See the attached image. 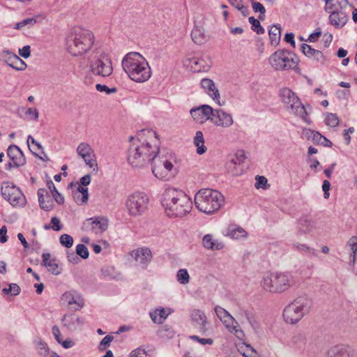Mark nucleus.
I'll use <instances>...</instances> for the list:
<instances>
[{"label": "nucleus", "mask_w": 357, "mask_h": 357, "mask_svg": "<svg viewBox=\"0 0 357 357\" xmlns=\"http://www.w3.org/2000/svg\"><path fill=\"white\" fill-rule=\"evenodd\" d=\"M114 337L113 336L110 335H106L100 342L99 346H98V349L100 350V351H103L105 350L107 347L109 346L110 343L112 342V341L113 340Z\"/></svg>", "instance_id": "nucleus-57"}, {"label": "nucleus", "mask_w": 357, "mask_h": 357, "mask_svg": "<svg viewBox=\"0 0 357 357\" xmlns=\"http://www.w3.org/2000/svg\"><path fill=\"white\" fill-rule=\"evenodd\" d=\"M214 310H215V312L217 317L220 319H222V318H225V317H228V314H229V313L228 311H227L223 307H220V306H215Z\"/></svg>", "instance_id": "nucleus-62"}, {"label": "nucleus", "mask_w": 357, "mask_h": 357, "mask_svg": "<svg viewBox=\"0 0 357 357\" xmlns=\"http://www.w3.org/2000/svg\"><path fill=\"white\" fill-rule=\"evenodd\" d=\"M199 107L204 120H208L211 121V119L214 116L215 109H213L210 105H202L199 106Z\"/></svg>", "instance_id": "nucleus-44"}, {"label": "nucleus", "mask_w": 357, "mask_h": 357, "mask_svg": "<svg viewBox=\"0 0 357 357\" xmlns=\"http://www.w3.org/2000/svg\"><path fill=\"white\" fill-rule=\"evenodd\" d=\"M73 197L74 201L79 205L84 204L88 201V188L82 187L81 185L78 186L76 191L73 192Z\"/></svg>", "instance_id": "nucleus-31"}, {"label": "nucleus", "mask_w": 357, "mask_h": 357, "mask_svg": "<svg viewBox=\"0 0 357 357\" xmlns=\"http://www.w3.org/2000/svg\"><path fill=\"white\" fill-rule=\"evenodd\" d=\"M36 23V17L26 18L17 22L15 25V29H20L23 26H28L29 27L33 26Z\"/></svg>", "instance_id": "nucleus-49"}, {"label": "nucleus", "mask_w": 357, "mask_h": 357, "mask_svg": "<svg viewBox=\"0 0 357 357\" xmlns=\"http://www.w3.org/2000/svg\"><path fill=\"white\" fill-rule=\"evenodd\" d=\"M347 245L350 248V250L351 251L350 257L352 258V259L351 261H352L353 264H354L357 252V236H351L347 241Z\"/></svg>", "instance_id": "nucleus-43"}, {"label": "nucleus", "mask_w": 357, "mask_h": 357, "mask_svg": "<svg viewBox=\"0 0 357 357\" xmlns=\"http://www.w3.org/2000/svg\"><path fill=\"white\" fill-rule=\"evenodd\" d=\"M220 321L230 331H238V330L237 329L238 323L230 314H228V317H225V318H222V319H220Z\"/></svg>", "instance_id": "nucleus-41"}, {"label": "nucleus", "mask_w": 357, "mask_h": 357, "mask_svg": "<svg viewBox=\"0 0 357 357\" xmlns=\"http://www.w3.org/2000/svg\"><path fill=\"white\" fill-rule=\"evenodd\" d=\"M251 3L252 6V9L255 13H259V18L261 20L264 19V14L266 13V9L264 6L259 2L255 1L254 0H251Z\"/></svg>", "instance_id": "nucleus-51"}, {"label": "nucleus", "mask_w": 357, "mask_h": 357, "mask_svg": "<svg viewBox=\"0 0 357 357\" xmlns=\"http://www.w3.org/2000/svg\"><path fill=\"white\" fill-rule=\"evenodd\" d=\"M101 273L104 277L108 278L109 279H117L120 275V273H118L115 268L112 266H105L101 269Z\"/></svg>", "instance_id": "nucleus-42"}, {"label": "nucleus", "mask_w": 357, "mask_h": 357, "mask_svg": "<svg viewBox=\"0 0 357 357\" xmlns=\"http://www.w3.org/2000/svg\"><path fill=\"white\" fill-rule=\"evenodd\" d=\"M54 207V201L50 195H47V200L45 201L43 204L41 206V208L45 211H51Z\"/></svg>", "instance_id": "nucleus-61"}, {"label": "nucleus", "mask_w": 357, "mask_h": 357, "mask_svg": "<svg viewBox=\"0 0 357 357\" xmlns=\"http://www.w3.org/2000/svg\"><path fill=\"white\" fill-rule=\"evenodd\" d=\"M194 144L197 147V153L199 155H202L206 152V147L204 146V139L202 132H196L194 137Z\"/></svg>", "instance_id": "nucleus-36"}, {"label": "nucleus", "mask_w": 357, "mask_h": 357, "mask_svg": "<svg viewBox=\"0 0 357 357\" xmlns=\"http://www.w3.org/2000/svg\"><path fill=\"white\" fill-rule=\"evenodd\" d=\"M328 357H350L348 347L344 345H335L328 351Z\"/></svg>", "instance_id": "nucleus-33"}, {"label": "nucleus", "mask_w": 357, "mask_h": 357, "mask_svg": "<svg viewBox=\"0 0 357 357\" xmlns=\"http://www.w3.org/2000/svg\"><path fill=\"white\" fill-rule=\"evenodd\" d=\"M158 333L162 337L172 338L174 336V331L167 325L162 326L159 330Z\"/></svg>", "instance_id": "nucleus-50"}, {"label": "nucleus", "mask_w": 357, "mask_h": 357, "mask_svg": "<svg viewBox=\"0 0 357 357\" xmlns=\"http://www.w3.org/2000/svg\"><path fill=\"white\" fill-rule=\"evenodd\" d=\"M168 313L165 312L164 308L157 309L153 312H150L149 315L151 320L155 324H162L165 319L167 317Z\"/></svg>", "instance_id": "nucleus-37"}, {"label": "nucleus", "mask_w": 357, "mask_h": 357, "mask_svg": "<svg viewBox=\"0 0 357 357\" xmlns=\"http://www.w3.org/2000/svg\"><path fill=\"white\" fill-rule=\"evenodd\" d=\"M325 123L328 126L336 127L339 125V118L336 114L328 113L325 119Z\"/></svg>", "instance_id": "nucleus-48"}, {"label": "nucleus", "mask_w": 357, "mask_h": 357, "mask_svg": "<svg viewBox=\"0 0 357 357\" xmlns=\"http://www.w3.org/2000/svg\"><path fill=\"white\" fill-rule=\"evenodd\" d=\"M132 256L143 268H146L152 259L151 251L148 248H140L134 250Z\"/></svg>", "instance_id": "nucleus-22"}, {"label": "nucleus", "mask_w": 357, "mask_h": 357, "mask_svg": "<svg viewBox=\"0 0 357 357\" xmlns=\"http://www.w3.org/2000/svg\"><path fill=\"white\" fill-rule=\"evenodd\" d=\"M280 96L282 102L289 112L299 116L307 124L311 123L305 107L294 92L288 88H283L280 90Z\"/></svg>", "instance_id": "nucleus-8"}, {"label": "nucleus", "mask_w": 357, "mask_h": 357, "mask_svg": "<svg viewBox=\"0 0 357 357\" xmlns=\"http://www.w3.org/2000/svg\"><path fill=\"white\" fill-rule=\"evenodd\" d=\"M283 50H279L274 52L269 58V63L271 66L276 70H283L285 64L283 63Z\"/></svg>", "instance_id": "nucleus-28"}, {"label": "nucleus", "mask_w": 357, "mask_h": 357, "mask_svg": "<svg viewBox=\"0 0 357 357\" xmlns=\"http://www.w3.org/2000/svg\"><path fill=\"white\" fill-rule=\"evenodd\" d=\"M227 235L234 239L245 238L248 233L241 227L231 225L228 228Z\"/></svg>", "instance_id": "nucleus-34"}, {"label": "nucleus", "mask_w": 357, "mask_h": 357, "mask_svg": "<svg viewBox=\"0 0 357 357\" xmlns=\"http://www.w3.org/2000/svg\"><path fill=\"white\" fill-rule=\"evenodd\" d=\"M77 153L84 160L87 166L94 169H97L98 164L94 151L89 144L80 143L77 148Z\"/></svg>", "instance_id": "nucleus-14"}, {"label": "nucleus", "mask_w": 357, "mask_h": 357, "mask_svg": "<svg viewBox=\"0 0 357 357\" xmlns=\"http://www.w3.org/2000/svg\"><path fill=\"white\" fill-rule=\"evenodd\" d=\"M329 22L335 28H342L349 20L348 14L342 9L331 12L328 17Z\"/></svg>", "instance_id": "nucleus-21"}, {"label": "nucleus", "mask_w": 357, "mask_h": 357, "mask_svg": "<svg viewBox=\"0 0 357 357\" xmlns=\"http://www.w3.org/2000/svg\"><path fill=\"white\" fill-rule=\"evenodd\" d=\"M224 202V196L220 192L211 188L201 189L195 195V206L206 214L218 211Z\"/></svg>", "instance_id": "nucleus-4"}, {"label": "nucleus", "mask_w": 357, "mask_h": 357, "mask_svg": "<svg viewBox=\"0 0 357 357\" xmlns=\"http://www.w3.org/2000/svg\"><path fill=\"white\" fill-rule=\"evenodd\" d=\"M147 354L145 349L140 347L133 350L129 357H146Z\"/></svg>", "instance_id": "nucleus-63"}, {"label": "nucleus", "mask_w": 357, "mask_h": 357, "mask_svg": "<svg viewBox=\"0 0 357 357\" xmlns=\"http://www.w3.org/2000/svg\"><path fill=\"white\" fill-rule=\"evenodd\" d=\"M61 299L68 305H76L75 307L76 310H80L84 303L81 295L75 291H66L62 295Z\"/></svg>", "instance_id": "nucleus-24"}, {"label": "nucleus", "mask_w": 357, "mask_h": 357, "mask_svg": "<svg viewBox=\"0 0 357 357\" xmlns=\"http://www.w3.org/2000/svg\"><path fill=\"white\" fill-rule=\"evenodd\" d=\"M59 242L63 246L69 248L73 244V238L70 235L63 234L60 236Z\"/></svg>", "instance_id": "nucleus-52"}, {"label": "nucleus", "mask_w": 357, "mask_h": 357, "mask_svg": "<svg viewBox=\"0 0 357 357\" xmlns=\"http://www.w3.org/2000/svg\"><path fill=\"white\" fill-rule=\"evenodd\" d=\"M301 50L305 56L308 58H312L318 61L324 58V54L321 51L312 48L307 44H301Z\"/></svg>", "instance_id": "nucleus-29"}, {"label": "nucleus", "mask_w": 357, "mask_h": 357, "mask_svg": "<svg viewBox=\"0 0 357 357\" xmlns=\"http://www.w3.org/2000/svg\"><path fill=\"white\" fill-rule=\"evenodd\" d=\"M90 68L94 75L102 77H109L113 72L112 61L105 54H101L98 58L92 61Z\"/></svg>", "instance_id": "nucleus-12"}, {"label": "nucleus", "mask_w": 357, "mask_h": 357, "mask_svg": "<svg viewBox=\"0 0 357 357\" xmlns=\"http://www.w3.org/2000/svg\"><path fill=\"white\" fill-rule=\"evenodd\" d=\"M270 43L273 46H277L281 38V27L280 24H273L268 29Z\"/></svg>", "instance_id": "nucleus-32"}, {"label": "nucleus", "mask_w": 357, "mask_h": 357, "mask_svg": "<svg viewBox=\"0 0 357 357\" xmlns=\"http://www.w3.org/2000/svg\"><path fill=\"white\" fill-rule=\"evenodd\" d=\"M202 245L204 248L208 250H221L224 248L225 245L216 239L213 238L211 234H206L202 238Z\"/></svg>", "instance_id": "nucleus-27"}, {"label": "nucleus", "mask_w": 357, "mask_h": 357, "mask_svg": "<svg viewBox=\"0 0 357 357\" xmlns=\"http://www.w3.org/2000/svg\"><path fill=\"white\" fill-rule=\"evenodd\" d=\"M306 135L308 138L312 139V140L317 144H320L322 143L321 140L324 139V136L320 134L319 132L308 129L306 131Z\"/></svg>", "instance_id": "nucleus-47"}, {"label": "nucleus", "mask_w": 357, "mask_h": 357, "mask_svg": "<svg viewBox=\"0 0 357 357\" xmlns=\"http://www.w3.org/2000/svg\"><path fill=\"white\" fill-rule=\"evenodd\" d=\"M245 159V152L242 150L238 151L227 163L228 171L234 176H238L243 173L241 165Z\"/></svg>", "instance_id": "nucleus-16"}, {"label": "nucleus", "mask_w": 357, "mask_h": 357, "mask_svg": "<svg viewBox=\"0 0 357 357\" xmlns=\"http://www.w3.org/2000/svg\"><path fill=\"white\" fill-rule=\"evenodd\" d=\"M157 138L156 132L151 130H142L137 133V139L132 144H135V154H139L141 158L148 160V164L152 161V156H157L160 152L158 144H151L149 140Z\"/></svg>", "instance_id": "nucleus-5"}, {"label": "nucleus", "mask_w": 357, "mask_h": 357, "mask_svg": "<svg viewBox=\"0 0 357 357\" xmlns=\"http://www.w3.org/2000/svg\"><path fill=\"white\" fill-rule=\"evenodd\" d=\"M314 228V222L307 217H302L298 220V229L302 232H310Z\"/></svg>", "instance_id": "nucleus-35"}, {"label": "nucleus", "mask_w": 357, "mask_h": 357, "mask_svg": "<svg viewBox=\"0 0 357 357\" xmlns=\"http://www.w3.org/2000/svg\"><path fill=\"white\" fill-rule=\"evenodd\" d=\"M312 301L306 296H299L287 305L283 310L284 321L291 324L298 322L310 311Z\"/></svg>", "instance_id": "nucleus-6"}, {"label": "nucleus", "mask_w": 357, "mask_h": 357, "mask_svg": "<svg viewBox=\"0 0 357 357\" xmlns=\"http://www.w3.org/2000/svg\"><path fill=\"white\" fill-rule=\"evenodd\" d=\"M76 254L82 259H87L89 257V250L86 246L84 244H78L76 246Z\"/></svg>", "instance_id": "nucleus-53"}, {"label": "nucleus", "mask_w": 357, "mask_h": 357, "mask_svg": "<svg viewBox=\"0 0 357 357\" xmlns=\"http://www.w3.org/2000/svg\"><path fill=\"white\" fill-rule=\"evenodd\" d=\"M36 349L38 354L41 357H46L50 351L47 344L44 342L41 338L37 337L34 340Z\"/></svg>", "instance_id": "nucleus-39"}, {"label": "nucleus", "mask_w": 357, "mask_h": 357, "mask_svg": "<svg viewBox=\"0 0 357 357\" xmlns=\"http://www.w3.org/2000/svg\"><path fill=\"white\" fill-rule=\"evenodd\" d=\"M186 68L193 73L208 71L211 66L212 62L207 56L205 57L192 56L187 57L183 61Z\"/></svg>", "instance_id": "nucleus-13"}, {"label": "nucleus", "mask_w": 357, "mask_h": 357, "mask_svg": "<svg viewBox=\"0 0 357 357\" xmlns=\"http://www.w3.org/2000/svg\"><path fill=\"white\" fill-rule=\"evenodd\" d=\"M178 282L181 284H186L190 281V275L187 269L182 268L178 271L176 274Z\"/></svg>", "instance_id": "nucleus-46"}, {"label": "nucleus", "mask_w": 357, "mask_h": 357, "mask_svg": "<svg viewBox=\"0 0 357 357\" xmlns=\"http://www.w3.org/2000/svg\"><path fill=\"white\" fill-rule=\"evenodd\" d=\"M161 203L169 217H183L192 208L191 199L183 191L174 188L165 189Z\"/></svg>", "instance_id": "nucleus-1"}, {"label": "nucleus", "mask_w": 357, "mask_h": 357, "mask_svg": "<svg viewBox=\"0 0 357 357\" xmlns=\"http://www.w3.org/2000/svg\"><path fill=\"white\" fill-rule=\"evenodd\" d=\"M43 265L45 266L48 271L55 275L61 273V268L59 267L55 259H50V253H43L42 255Z\"/></svg>", "instance_id": "nucleus-25"}, {"label": "nucleus", "mask_w": 357, "mask_h": 357, "mask_svg": "<svg viewBox=\"0 0 357 357\" xmlns=\"http://www.w3.org/2000/svg\"><path fill=\"white\" fill-rule=\"evenodd\" d=\"M191 38L193 42L197 45H202L206 41L204 31L199 27H195L192 30Z\"/></svg>", "instance_id": "nucleus-38"}, {"label": "nucleus", "mask_w": 357, "mask_h": 357, "mask_svg": "<svg viewBox=\"0 0 357 357\" xmlns=\"http://www.w3.org/2000/svg\"><path fill=\"white\" fill-rule=\"evenodd\" d=\"M211 122L216 126L229 128L233 124L234 121L230 114L225 112L221 109H215V112Z\"/></svg>", "instance_id": "nucleus-17"}, {"label": "nucleus", "mask_w": 357, "mask_h": 357, "mask_svg": "<svg viewBox=\"0 0 357 357\" xmlns=\"http://www.w3.org/2000/svg\"><path fill=\"white\" fill-rule=\"evenodd\" d=\"M51 225L52 229L56 231H60L63 228L60 219L56 216L51 218Z\"/></svg>", "instance_id": "nucleus-58"}, {"label": "nucleus", "mask_w": 357, "mask_h": 357, "mask_svg": "<svg viewBox=\"0 0 357 357\" xmlns=\"http://www.w3.org/2000/svg\"><path fill=\"white\" fill-rule=\"evenodd\" d=\"M7 155L13 161L16 167L24 166L26 164V158L19 146L15 144L10 145L7 149Z\"/></svg>", "instance_id": "nucleus-18"}, {"label": "nucleus", "mask_w": 357, "mask_h": 357, "mask_svg": "<svg viewBox=\"0 0 357 357\" xmlns=\"http://www.w3.org/2000/svg\"><path fill=\"white\" fill-rule=\"evenodd\" d=\"M94 38L93 33L90 30L76 27L66 36V50L73 56L83 55L91 49Z\"/></svg>", "instance_id": "nucleus-3"}, {"label": "nucleus", "mask_w": 357, "mask_h": 357, "mask_svg": "<svg viewBox=\"0 0 357 357\" xmlns=\"http://www.w3.org/2000/svg\"><path fill=\"white\" fill-rule=\"evenodd\" d=\"M121 66L128 77L135 82L142 83L151 77V68L139 53L129 52L123 58Z\"/></svg>", "instance_id": "nucleus-2"}, {"label": "nucleus", "mask_w": 357, "mask_h": 357, "mask_svg": "<svg viewBox=\"0 0 357 357\" xmlns=\"http://www.w3.org/2000/svg\"><path fill=\"white\" fill-rule=\"evenodd\" d=\"M96 89L97 91L100 92H105L107 94L114 93L117 91L116 87L109 88L107 86L101 84H97L96 85Z\"/></svg>", "instance_id": "nucleus-56"}, {"label": "nucleus", "mask_w": 357, "mask_h": 357, "mask_svg": "<svg viewBox=\"0 0 357 357\" xmlns=\"http://www.w3.org/2000/svg\"><path fill=\"white\" fill-rule=\"evenodd\" d=\"M294 246L296 248L297 250H298L301 252H308L313 255H316L315 250L312 248L308 247L305 244L298 243V244L294 245Z\"/></svg>", "instance_id": "nucleus-59"}, {"label": "nucleus", "mask_w": 357, "mask_h": 357, "mask_svg": "<svg viewBox=\"0 0 357 357\" xmlns=\"http://www.w3.org/2000/svg\"><path fill=\"white\" fill-rule=\"evenodd\" d=\"M2 197L13 206L23 207L26 200L20 188L11 182H3L1 188Z\"/></svg>", "instance_id": "nucleus-10"}, {"label": "nucleus", "mask_w": 357, "mask_h": 357, "mask_svg": "<svg viewBox=\"0 0 357 357\" xmlns=\"http://www.w3.org/2000/svg\"><path fill=\"white\" fill-rule=\"evenodd\" d=\"M248 21L252 24L251 29L253 31L256 32L257 34H263L265 33V29L261 25L260 22L257 19L251 16L248 18Z\"/></svg>", "instance_id": "nucleus-45"}, {"label": "nucleus", "mask_w": 357, "mask_h": 357, "mask_svg": "<svg viewBox=\"0 0 357 357\" xmlns=\"http://www.w3.org/2000/svg\"><path fill=\"white\" fill-rule=\"evenodd\" d=\"M190 113L192 117L194 119V120L201 123L203 122L204 118L201 112L199 107L192 108L190 111Z\"/></svg>", "instance_id": "nucleus-54"}, {"label": "nucleus", "mask_w": 357, "mask_h": 357, "mask_svg": "<svg viewBox=\"0 0 357 357\" xmlns=\"http://www.w3.org/2000/svg\"><path fill=\"white\" fill-rule=\"evenodd\" d=\"M149 203V196L143 192H135L126 201V208L131 216H139L145 213Z\"/></svg>", "instance_id": "nucleus-9"}, {"label": "nucleus", "mask_w": 357, "mask_h": 357, "mask_svg": "<svg viewBox=\"0 0 357 357\" xmlns=\"http://www.w3.org/2000/svg\"><path fill=\"white\" fill-rule=\"evenodd\" d=\"M321 35V31L320 28H317L313 33H312L308 38L306 40L307 42L313 43L318 40V38Z\"/></svg>", "instance_id": "nucleus-64"}, {"label": "nucleus", "mask_w": 357, "mask_h": 357, "mask_svg": "<svg viewBox=\"0 0 357 357\" xmlns=\"http://www.w3.org/2000/svg\"><path fill=\"white\" fill-rule=\"evenodd\" d=\"M256 183H255V188H265V186L267 183V179L263 176H257L255 178Z\"/></svg>", "instance_id": "nucleus-60"}, {"label": "nucleus", "mask_w": 357, "mask_h": 357, "mask_svg": "<svg viewBox=\"0 0 357 357\" xmlns=\"http://www.w3.org/2000/svg\"><path fill=\"white\" fill-rule=\"evenodd\" d=\"M152 173L153 175L161 180H169L172 176V170L173 164L165 157L152 156Z\"/></svg>", "instance_id": "nucleus-11"}, {"label": "nucleus", "mask_w": 357, "mask_h": 357, "mask_svg": "<svg viewBox=\"0 0 357 357\" xmlns=\"http://www.w3.org/2000/svg\"><path fill=\"white\" fill-rule=\"evenodd\" d=\"M294 284V276L289 272L271 273L261 281L265 290L274 293L283 292Z\"/></svg>", "instance_id": "nucleus-7"}, {"label": "nucleus", "mask_w": 357, "mask_h": 357, "mask_svg": "<svg viewBox=\"0 0 357 357\" xmlns=\"http://www.w3.org/2000/svg\"><path fill=\"white\" fill-rule=\"evenodd\" d=\"M135 144L130 145L128 151V162L133 167L141 168L148 165V160L141 158L139 154H135Z\"/></svg>", "instance_id": "nucleus-23"}, {"label": "nucleus", "mask_w": 357, "mask_h": 357, "mask_svg": "<svg viewBox=\"0 0 357 357\" xmlns=\"http://www.w3.org/2000/svg\"><path fill=\"white\" fill-rule=\"evenodd\" d=\"M245 316L248 321L252 326V328L256 331L259 328V324H258L255 317L254 316V314H252L251 312H250L248 311H245Z\"/></svg>", "instance_id": "nucleus-55"}, {"label": "nucleus", "mask_w": 357, "mask_h": 357, "mask_svg": "<svg viewBox=\"0 0 357 357\" xmlns=\"http://www.w3.org/2000/svg\"><path fill=\"white\" fill-rule=\"evenodd\" d=\"M202 88L204 91L213 98L219 105H223L220 101V96L218 88L215 86V82L208 78H204L201 80L200 82Z\"/></svg>", "instance_id": "nucleus-19"}, {"label": "nucleus", "mask_w": 357, "mask_h": 357, "mask_svg": "<svg viewBox=\"0 0 357 357\" xmlns=\"http://www.w3.org/2000/svg\"><path fill=\"white\" fill-rule=\"evenodd\" d=\"M84 227L87 231L94 234H101L108 227V220L103 217H93L87 219L84 223Z\"/></svg>", "instance_id": "nucleus-15"}, {"label": "nucleus", "mask_w": 357, "mask_h": 357, "mask_svg": "<svg viewBox=\"0 0 357 357\" xmlns=\"http://www.w3.org/2000/svg\"><path fill=\"white\" fill-rule=\"evenodd\" d=\"M283 65L285 64L284 70L294 69L298 63V58L291 51L283 50Z\"/></svg>", "instance_id": "nucleus-26"}, {"label": "nucleus", "mask_w": 357, "mask_h": 357, "mask_svg": "<svg viewBox=\"0 0 357 357\" xmlns=\"http://www.w3.org/2000/svg\"><path fill=\"white\" fill-rule=\"evenodd\" d=\"M3 56L6 59V63L10 67L17 70H24L26 68V63L18 56L13 54L9 50L2 52Z\"/></svg>", "instance_id": "nucleus-20"}, {"label": "nucleus", "mask_w": 357, "mask_h": 357, "mask_svg": "<svg viewBox=\"0 0 357 357\" xmlns=\"http://www.w3.org/2000/svg\"><path fill=\"white\" fill-rule=\"evenodd\" d=\"M191 317L194 321L199 324L200 331L206 332L207 331V318L203 311L195 309L192 312Z\"/></svg>", "instance_id": "nucleus-30"}, {"label": "nucleus", "mask_w": 357, "mask_h": 357, "mask_svg": "<svg viewBox=\"0 0 357 357\" xmlns=\"http://www.w3.org/2000/svg\"><path fill=\"white\" fill-rule=\"evenodd\" d=\"M47 185L48 188L50 189V190L52 193V195L54 199L55 200V202L59 205L63 204L65 201L64 197L61 194H60L59 192V191L56 188L53 181L52 180L47 181Z\"/></svg>", "instance_id": "nucleus-40"}]
</instances>
